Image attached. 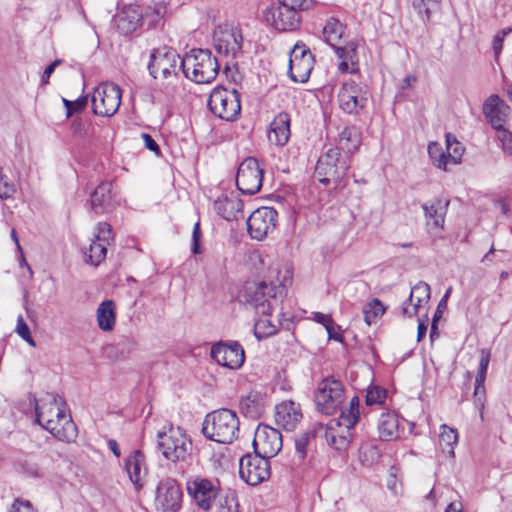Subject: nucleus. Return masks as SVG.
Masks as SVG:
<instances>
[{
	"instance_id": "nucleus-1",
	"label": "nucleus",
	"mask_w": 512,
	"mask_h": 512,
	"mask_svg": "<svg viewBox=\"0 0 512 512\" xmlns=\"http://www.w3.org/2000/svg\"><path fill=\"white\" fill-rule=\"evenodd\" d=\"M63 405L64 402L58 395L47 393L36 401L35 422L58 440L70 443L77 437V428L71 417L65 413Z\"/></svg>"
},
{
	"instance_id": "nucleus-2",
	"label": "nucleus",
	"mask_w": 512,
	"mask_h": 512,
	"mask_svg": "<svg viewBox=\"0 0 512 512\" xmlns=\"http://www.w3.org/2000/svg\"><path fill=\"white\" fill-rule=\"evenodd\" d=\"M283 287L266 281L246 282L239 298L255 311L256 315H269L279 305Z\"/></svg>"
},
{
	"instance_id": "nucleus-3",
	"label": "nucleus",
	"mask_w": 512,
	"mask_h": 512,
	"mask_svg": "<svg viewBox=\"0 0 512 512\" xmlns=\"http://www.w3.org/2000/svg\"><path fill=\"white\" fill-rule=\"evenodd\" d=\"M203 435L212 441L230 444L239 433V418L230 409H218L208 413L202 423Z\"/></svg>"
},
{
	"instance_id": "nucleus-4",
	"label": "nucleus",
	"mask_w": 512,
	"mask_h": 512,
	"mask_svg": "<svg viewBox=\"0 0 512 512\" xmlns=\"http://www.w3.org/2000/svg\"><path fill=\"white\" fill-rule=\"evenodd\" d=\"M219 62L208 49H193L180 61L186 78L198 84L210 83L219 71Z\"/></svg>"
},
{
	"instance_id": "nucleus-5",
	"label": "nucleus",
	"mask_w": 512,
	"mask_h": 512,
	"mask_svg": "<svg viewBox=\"0 0 512 512\" xmlns=\"http://www.w3.org/2000/svg\"><path fill=\"white\" fill-rule=\"evenodd\" d=\"M350 168V159L338 149H329L323 154L316 165L315 173L323 184H338L346 176Z\"/></svg>"
},
{
	"instance_id": "nucleus-6",
	"label": "nucleus",
	"mask_w": 512,
	"mask_h": 512,
	"mask_svg": "<svg viewBox=\"0 0 512 512\" xmlns=\"http://www.w3.org/2000/svg\"><path fill=\"white\" fill-rule=\"evenodd\" d=\"M208 106L215 116L234 121L241 112L240 95L236 89L216 87L210 93Z\"/></svg>"
},
{
	"instance_id": "nucleus-7",
	"label": "nucleus",
	"mask_w": 512,
	"mask_h": 512,
	"mask_svg": "<svg viewBox=\"0 0 512 512\" xmlns=\"http://www.w3.org/2000/svg\"><path fill=\"white\" fill-rule=\"evenodd\" d=\"M345 399V391L342 382L334 377L324 378L315 392V404L317 409L326 415L334 414Z\"/></svg>"
},
{
	"instance_id": "nucleus-8",
	"label": "nucleus",
	"mask_w": 512,
	"mask_h": 512,
	"mask_svg": "<svg viewBox=\"0 0 512 512\" xmlns=\"http://www.w3.org/2000/svg\"><path fill=\"white\" fill-rule=\"evenodd\" d=\"M158 448L172 462L185 461L192 450V442L179 428L158 433Z\"/></svg>"
},
{
	"instance_id": "nucleus-9",
	"label": "nucleus",
	"mask_w": 512,
	"mask_h": 512,
	"mask_svg": "<svg viewBox=\"0 0 512 512\" xmlns=\"http://www.w3.org/2000/svg\"><path fill=\"white\" fill-rule=\"evenodd\" d=\"M182 59L176 51L167 46L153 49L148 62L149 74L154 79H169L177 76Z\"/></svg>"
},
{
	"instance_id": "nucleus-10",
	"label": "nucleus",
	"mask_w": 512,
	"mask_h": 512,
	"mask_svg": "<svg viewBox=\"0 0 512 512\" xmlns=\"http://www.w3.org/2000/svg\"><path fill=\"white\" fill-rule=\"evenodd\" d=\"M121 89L114 83H101L93 91L91 102L94 114L101 117H111L121 104Z\"/></svg>"
},
{
	"instance_id": "nucleus-11",
	"label": "nucleus",
	"mask_w": 512,
	"mask_h": 512,
	"mask_svg": "<svg viewBox=\"0 0 512 512\" xmlns=\"http://www.w3.org/2000/svg\"><path fill=\"white\" fill-rule=\"evenodd\" d=\"M369 96L367 85L348 80L338 92L339 107L347 114H359L366 107Z\"/></svg>"
},
{
	"instance_id": "nucleus-12",
	"label": "nucleus",
	"mask_w": 512,
	"mask_h": 512,
	"mask_svg": "<svg viewBox=\"0 0 512 512\" xmlns=\"http://www.w3.org/2000/svg\"><path fill=\"white\" fill-rule=\"evenodd\" d=\"M263 169L254 157L244 159L237 171L236 185L244 194L253 195L262 187Z\"/></svg>"
},
{
	"instance_id": "nucleus-13",
	"label": "nucleus",
	"mask_w": 512,
	"mask_h": 512,
	"mask_svg": "<svg viewBox=\"0 0 512 512\" xmlns=\"http://www.w3.org/2000/svg\"><path fill=\"white\" fill-rule=\"evenodd\" d=\"M310 432V437L325 440L336 450L346 449L351 441L352 433L338 420H331L328 424L316 423Z\"/></svg>"
},
{
	"instance_id": "nucleus-14",
	"label": "nucleus",
	"mask_w": 512,
	"mask_h": 512,
	"mask_svg": "<svg viewBox=\"0 0 512 512\" xmlns=\"http://www.w3.org/2000/svg\"><path fill=\"white\" fill-rule=\"evenodd\" d=\"M239 475L249 485H257L270 477L267 457L255 453L246 454L239 461Z\"/></svg>"
},
{
	"instance_id": "nucleus-15",
	"label": "nucleus",
	"mask_w": 512,
	"mask_h": 512,
	"mask_svg": "<svg viewBox=\"0 0 512 512\" xmlns=\"http://www.w3.org/2000/svg\"><path fill=\"white\" fill-rule=\"evenodd\" d=\"M242 41L241 30L229 24L219 25L213 34L216 51L226 57L235 58L241 51Z\"/></svg>"
},
{
	"instance_id": "nucleus-16",
	"label": "nucleus",
	"mask_w": 512,
	"mask_h": 512,
	"mask_svg": "<svg viewBox=\"0 0 512 512\" xmlns=\"http://www.w3.org/2000/svg\"><path fill=\"white\" fill-rule=\"evenodd\" d=\"M314 58L304 44H295L290 52L289 76L294 82L305 83L313 69Z\"/></svg>"
},
{
	"instance_id": "nucleus-17",
	"label": "nucleus",
	"mask_w": 512,
	"mask_h": 512,
	"mask_svg": "<svg viewBox=\"0 0 512 512\" xmlns=\"http://www.w3.org/2000/svg\"><path fill=\"white\" fill-rule=\"evenodd\" d=\"M282 445V435L277 429L265 424L257 426L253 439L255 453L271 458L278 454Z\"/></svg>"
},
{
	"instance_id": "nucleus-18",
	"label": "nucleus",
	"mask_w": 512,
	"mask_h": 512,
	"mask_svg": "<svg viewBox=\"0 0 512 512\" xmlns=\"http://www.w3.org/2000/svg\"><path fill=\"white\" fill-rule=\"evenodd\" d=\"M278 213L272 207H260L253 211L247 220L250 236L256 240L264 239L276 227Z\"/></svg>"
},
{
	"instance_id": "nucleus-19",
	"label": "nucleus",
	"mask_w": 512,
	"mask_h": 512,
	"mask_svg": "<svg viewBox=\"0 0 512 512\" xmlns=\"http://www.w3.org/2000/svg\"><path fill=\"white\" fill-rule=\"evenodd\" d=\"M210 356L219 365L229 369L240 368L245 360L244 349L236 341L214 344L211 348Z\"/></svg>"
},
{
	"instance_id": "nucleus-20",
	"label": "nucleus",
	"mask_w": 512,
	"mask_h": 512,
	"mask_svg": "<svg viewBox=\"0 0 512 512\" xmlns=\"http://www.w3.org/2000/svg\"><path fill=\"white\" fill-rule=\"evenodd\" d=\"M186 487L188 494L193 498L196 505L205 511L211 508L218 495L216 486L206 478H191L187 481Z\"/></svg>"
},
{
	"instance_id": "nucleus-21",
	"label": "nucleus",
	"mask_w": 512,
	"mask_h": 512,
	"mask_svg": "<svg viewBox=\"0 0 512 512\" xmlns=\"http://www.w3.org/2000/svg\"><path fill=\"white\" fill-rule=\"evenodd\" d=\"M182 491L175 479L166 478L159 482L156 492V504L165 512H176L180 509Z\"/></svg>"
},
{
	"instance_id": "nucleus-22",
	"label": "nucleus",
	"mask_w": 512,
	"mask_h": 512,
	"mask_svg": "<svg viewBox=\"0 0 512 512\" xmlns=\"http://www.w3.org/2000/svg\"><path fill=\"white\" fill-rule=\"evenodd\" d=\"M124 468L136 491H140L148 474L146 457L141 450H134L125 459Z\"/></svg>"
},
{
	"instance_id": "nucleus-23",
	"label": "nucleus",
	"mask_w": 512,
	"mask_h": 512,
	"mask_svg": "<svg viewBox=\"0 0 512 512\" xmlns=\"http://www.w3.org/2000/svg\"><path fill=\"white\" fill-rule=\"evenodd\" d=\"M267 19L278 31L293 30L299 23L298 11L280 3L268 10Z\"/></svg>"
},
{
	"instance_id": "nucleus-24",
	"label": "nucleus",
	"mask_w": 512,
	"mask_h": 512,
	"mask_svg": "<svg viewBox=\"0 0 512 512\" xmlns=\"http://www.w3.org/2000/svg\"><path fill=\"white\" fill-rule=\"evenodd\" d=\"M430 294V286L425 282H418L411 289L409 298L402 304V315L408 318L415 316L419 309L429 302Z\"/></svg>"
},
{
	"instance_id": "nucleus-25",
	"label": "nucleus",
	"mask_w": 512,
	"mask_h": 512,
	"mask_svg": "<svg viewBox=\"0 0 512 512\" xmlns=\"http://www.w3.org/2000/svg\"><path fill=\"white\" fill-rule=\"evenodd\" d=\"M483 111L488 122L497 129L504 126L510 108L498 95H492L485 101Z\"/></svg>"
},
{
	"instance_id": "nucleus-26",
	"label": "nucleus",
	"mask_w": 512,
	"mask_h": 512,
	"mask_svg": "<svg viewBox=\"0 0 512 512\" xmlns=\"http://www.w3.org/2000/svg\"><path fill=\"white\" fill-rule=\"evenodd\" d=\"M301 419L302 412L299 404L291 400L283 401L275 407V422L285 430L295 429Z\"/></svg>"
},
{
	"instance_id": "nucleus-27",
	"label": "nucleus",
	"mask_w": 512,
	"mask_h": 512,
	"mask_svg": "<svg viewBox=\"0 0 512 512\" xmlns=\"http://www.w3.org/2000/svg\"><path fill=\"white\" fill-rule=\"evenodd\" d=\"M290 137V116L286 112H280L270 123L268 140L276 146H284Z\"/></svg>"
},
{
	"instance_id": "nucleus-28",
	"label": "nucleus",
	"mask_w": 512,
	"mask_h": 512,
	"mask_svg": "<svg viewBox=\"0 0 512 512\" xmlns=\"http://www.w3.org/2000/svg\"><path fill=\"white\" fill-rule=\"evenodd\" d=\"M241 412L250 418L256 419L263 415L266 407V395L260 391L251 390L240 399Z\"/></svg>"
},
{
	"instance_id": "nucleus-29",
	"label": "nucleus",
	"mask_w": 512,
	"mask_h": 512,
	"mask_svg": "<svg viewBox=\"0 0 512 512\" xmlns=\"http://www.w3.org/2000/svg\"><path fill=\"white\" fill-rule=\"evenodd\" d=\"M333 49L341 60L338 65L339 71L351 74L358 72L357 45L354 42L343 43Z\"/></svg>"
},
{
	"instance_id": "nucleus-30",
	"label": "nucleus",
	"mask_w": 512,
	"mask_h": 512,
	"mask_svg": "<svg viewBox=\"0 0 512 512\" xmlns=\"http://www.w3.org/2000/svg\"><path fill=\"white\" fill-rule=\"evenodd\" d=\"M144 18V13L138 5H129L117 16V28L124 34H130L137 29Z\"/></svg>"
},
{
	"instance_id": "nucleus-31",
	"label": "nucleus",
	"mask_w": 512,
	"mask_h": 512,
	"mask_svg": "<svg viewBox=\"0 0 512 512\" xmlns=\"http://www.w3.org/2000/svg\"><path fill=\"white\" fill-rule=\"evenodd\" d=\"M377 430L382 441H391L399 436V417L395 412L382 411L378 421Z\"/></svg>"
},
{
	"instance_id": "nucleus-32",
	"label": "nucleus",
	"mask_w": 512,
	"mask_h": 512,
	"mask_svg": "<svg viewBox=\"0 0 512 512\" xmlns=\"http://www.w3.org/2000/svg\"><path fill=\"white\" fill-rule=\"evenodd\" d=\"M361 145V133L355 126L345 127L339 134L337 146L334 149H338L344 155L350 159V155L353 154L358 147Z\"/></svg>"
},
{
	"instance_id": "nucleus-33",
	"label": "nucleus",
	"mask_w": 512,
	"mask_h": 512,
	"mask_svg": "<svg viewBox=\"0 0 512 512\" xmlns=\"http://www.w3.org/2000/svg\"><path fill=\"white\" fill-rule=\"evenodd\" d=\"M214 207L224 219L230 221L238 218L239 214H242L243 202L237 196H224L218 198Z\"/></svg>"
},
{
	"instance_id": "nucleus-34",
	"label": "nucleus",
	"mask_w": 512,
	"mask_h": 512,
	"mask_svg": "<svg viewBox=\"0 0 512 512\" xmlns=\"http://www.w3.org/2000/svg\"><path fill=\"white\" fill-rule=\"evenodd\" d=\"M448 205V201L443 203L440 199H434L430 203H425L422 205L426 218L432 220V223L428 222L430 229L443 228Z\"/></svg>"
},
{
	"instance_id": "nucleus-35",
	"label": "nucleus",
	"mask_w": 512,
	"mask_h": 512,
	"mask_svg": "<svg viewBox=\"0 0 512 512\" xmlns=\"http://www.w3.org/2000/svg\"><path fill=\"white\" fill-rule=\"evenodd\" d=\"M111 188V182H102L91 194L90 204L95 214H102L110 207Z\"/></svg>"
},
{
	"instance_id": "nucleus-36",
	"label": "nucleus",
	"mask_w": 512,
	"mask_h": 512,
	"mask_svg": "<svg viewBox=\"0 0 512 512\" xmlns=\"http://www.w3.org/2000/svg\"><path fill=\"white\" fill-rule=\"evenodd\" d=\"M98 326L103 331H111L116 320L115 304L112 300L103 301L97 308Z\"/></svg>"
},
{
	"instance_id": "nucleus-37",
	"label": "nucleus",
	"mask_w": 512,
	"mask_h": 512,
	"mask_svg": "<svg viewBox=\"0 0 512 512\" xmlns=\"http://www.w3.org/2000/svg\"><path fill=\"white\" fill-rule=\"evenodd\" d=\"M345 27L335 18H330L323 27V37L328 45L332 48L345 43L344 37Z\"/></svg>"
},
{
	"instance_id": "nucleus-38",
	"label": "nucleus",
	"mask_w": 512,
	"mask_h": 512,
	"mask_svg": "<svg viewBox=\"0 0 512 512\" xmlns=\"http://www.w3.org/2000/svg\"><path fill=\"white\" fill-rule=\"evenodd\" d=\"M278 332V322L272 319L271 313L267 316L256 315L254 335L258 340L275 335Z\"/></svg>"
},
{
	"instance_id": "nucleus-39",
	"label": "nucleus",
	"mask_w": 512,
	"mask_h": 512,
	"mask_svg": "<svg viewBox=\"0 0 512 512\" xmlns=\"http://www.w3.org/2000/svg\"><path fill=\"white\" fill-rule=\"evenodd\" d=\"M458 443V434L455 429L447 425L441 426L439 435V447L441 451L449 458H454V447Z\"/></svg>"
},
{
	"instance_id": "nucleus-40",
	"label": "nucleus",
	"mask_w": 512,
	"mask_h": 512,
	"mask_svg": "<svg viewBox=\"0 0 512 512\" xmlns=\"http://www.w3.org/2000/svg\"><path fill=\"white\" fill-rule=\"evenodd\" d=\"M381 452L378 446L372 442L363 443L358 450V460L364 467H372L379 462Z\"/></svg>"
},
{
	"instance_id": "nucleus-41",
	"label": "nucleus",
	"mask_w": 512,
	"mask_h": 512,
	"mask_svg": "<svg viewBox=\"0 0 512 512\" xmlns=\"http://www.w3.org/2000/svg\"><path fill=\"white\" fill-rule=\"evenodd\" d=\"M359 417V398L354 396L349 402V407L341 412L339 423L344 425V428L351 432L358 422Z\"/></svg>"
},
{
	"instance_id": "nucleus-42",
	"label": "nucleus",
	"mask_w": 512,
	"mask_h": 512,
	"mask_svg": "<svg viewBox=\"0 0 512 512\" xmlns=\"http://www.w3.org/2000/svg\"><path fill=\"white\" fill-rule=\"evenodd\" d=\"M428 154L432 163L441 170L447 171V165L451 164L448 159L447 150H444L441 144L437 142H431L428 145Z\"/></svg>"
},
{
	"instance_id": "nucleus-43",
	"label": "nucleus",
	"mask_w": 512,
	"mask_h": 512,
	"mask_svg": "<svg viewBox=\"0 0 512 512\" xmlns=\"http://www.w3.org/2000/svg\"><path fill=\"white\" fill-rule=\"evenodd\" d=\"M107 245L93 240L88 250L84 251L85 261L94 266L99 265L106 257Z\"/></svg>"
},
{
	"instance_id": "nucleus-44",
	"label": "nucleus",
	"mask_w": 512,
	"mask_h": 512,
	"mask_svg": "<svg viewBox=\"0 0 512 512\" xmlns=\"http://www.w3.org/2000/svg\"><path fill=\"white\" fill-rule=\"evenodd\" d=\"M446 143V150L448 153V159L450 160V163L454 165L459 164L461 162V158L464 152V147L451 134H447Z\"/></svg>"
},
{
	"instance_id": "nucleus-45",
	"label": "nucleus",
	"mask_w": 512,
	"mask_h": 512,
	"mask_svg": "<svg viewBox=\"0 0 512 512\" xmlns=\"http://www.w3.org/2000/svg\"><path fill=\"white\" fill-rule=\"evenodd\" d=\"M441 0H414L413 7L427 21L430 20L432 14L440 9Z\"/></svg>"
},
{
	"instance_id": "nucleus-46",
	"label": "nucleus",
	"mask_w": 512,
	"mask_h": 512,
	"mask_svg": "<svg viewBox=\"0 0 512 512\" xmlns=\"http://www.w3.org/2000/svg\"><path fill=\"white\" fill-rule=\"evenodd\" d=\"M166 11L167 7L164 2H156L146 8L144 19H148L150 24H155L165 15Z\"/></svg>"
},
{
	"instance_id": "nucleus-47",
	"label": "nucleus",
	"mask_w": 512,
	"mask_h": 512,
	"mask_svg": "<svg viewBox=\"0 0 512 512\" xmlns=\"http://www.w3.org/2000/svg\"><path fill=\"white\" fill-rule=\"evenodd\" d=\"M384 312L385 309L381 301L378 299H373L364 309L366 323L370 325L378 316H381Z\"/></svg>"
},
{
	"instance_id": "nucleus-48",
	"label": "nucleus",
	"mask_w": 512,
	"mask_h": 512,
	"mask_svg": "<svg viewBox=\"0 0 512 512\" xmlns=\"http://www.w3.org/2000/svg\"><path fill=\"white\" fill-rule=\"evenodd\" d=\"M97 233H96V241L104 243L105 245H109L110 242L113 240V232L112 227L107 222H100L97 225Z\"/></svg>"
},
{
	"instance_id": "nucleus-49",
	"label": "nucleus",
	"mask_w": 512,
	"mask_h": 512,
	"mask_svg": "<svg viewBox=\"0 0 512 512\" xmlns=\"http://www.w3.org/2000/svg\"><path fill=\"white\" fill-rule=\"evenodd\" d=\"M497 139L501 143L503 152L506 155H512V132L505 129L504 126L497 128Z\"/></svg>"
},
{
	"instance_id": "nucleus-50",
	"label": "nucleus",
	"mask_w": 512,
	"mask_h": 512,
	"mask_svg": "<svg viewBox=\"0 0 512 512\" xmlns=\"http://www.w3.org/2000/svg\"><path fill=\"white\" fill-rule=\"evenodd\" d=\"M238 507L236 496L232 493L219 498V512H238Z\"/></svg>"
},
{
	"instance_id": "nucleus-51",
	"label": "nucleus",
	"mask_w": 512,
	"mask_h": 512,
	"mask_svg": "<svg viewBox=\"0 0 512 512\" xmlns=\"http://www.w3.org/2000/svg\"><path fill=\"white\" fill-rule=\"evenodd\" d=\"M309 439L310 432L302 433L295 439V454L299 461H303L306 457Z\"/></svg>"
},
{
	"instance_id": "nucleus-52",
	"label": "nucleus",
	"mask_w": 512,
	"mask_h": 512,
	"mask_svg": "<svg viewBox=\"0 0 512 512\" xmlns=\"http://www.w3.org/2000/svg\"><path fill=\"white\" fill-rule=\"evenodd\" d=\"M15 332L28 344H30L31 346H35V341L31 336L30 329L22 315H19L17 318Z\"/></svg>"
},
{
	"instance_id": "nucleus-53",
	"label": "nucleus",
	"mask_w": 512,
	"mask_h": 512,
	"mask_svg": "<svg viewBox=\"0 0 512 512\" xmlns=\"http://www.w3.org/2000/svg\"><path fill=\"white\" fill-rule=\"evenodd\" d=\"M386 398V391L377 386L368 389L366 394L367 405L381 404Z\"/></svg>"
},
{
	"instance_id": "nucleus-54",
	"label": "nucleus",
	"mask_w": 512,
	"mask_h": 512,
	"mask_svg": "<svg viewBox=\"0 0 512 512\" xmlns=\"http://www.w3.org/2000/svg\"><path fill=\"white\" fill-rule=\"evenodd\" d=\"M489 362H490V353H489V351L482 350L481 351L480 361H479V369H478V373H477V376H476V379H475L476 382L484 383L485 378H486V374H487V369H488Z\"/></svg>"
},
{
	"instance_id": "nucleus-55",
	"label": "nucleus",
	"mask_w": 512,
	"mask_h": 512,
	"mask_svg": "<svg viewBox=\"0 0 512 512\" xmlns=\"http://www.w3.org/2000/svg\"><path fill=\"white\" fill-rule=\"evenodd\" d=\"M15 192V185L8 180L7 176H0V199L12 198Z\"/></svg>"
},
{
	"instance_id": "nucleus-56",
	"label": "nucleus",
	"mask_w": 512,
	"mask_h": 512,
	"mask_svg": "<svg viewBox=\"0 0 512 512\" xmlns=\"http://www.w3.org/2000/svg\"><path fill=\"white\" fill-rule=\"evenodd\" d=\"M9 512H35L28 501L16 499L10 507Z\"/></svg>"
},
{
	"instance_id": "nucleus-57",
	"label": "nucleus",
	"mask_w": 512,
	"mask_h": 512,
	"mask_svg": "<svg viewBox=\"0 0 512 512\" xmlns=\"http://www.w3.org/2000/svg\"><path fill=\"white\" fill-rule=\"evenodd\" d=\"M200 236H201L200 224H199V222H197V223H195L194 228H193V232H192L191 251L194 254L201 253V249H200V246H199Z\"/></svg>"
},
{
	"instance_id": "nucleus-58",
	"label": "nucleus",
	"mask_w": 512,
	"mask_h": 512,
	"mask_svg": "<svg viewBox=\"0 0 512 512\" xmlns=\"http://www.w3.org/2000/svg\"><path fill=\"white\" fill-rule=\"evenodd\" d=\"M141 138L143 139L145 147L154 152L156 155L160 154V148L159 145L156 143V141L152 138L151 135L147 133H142Z\"/></svg>"
},
{
	"instance_id": "nucleus-59",
	"label": "nucleus",
	"mask_w": 512,
	"mask_h": 512,
	"mask_svg": "<svg viewBox=\"0 0 512 512\" xmlns=\"http://www.w3.org/2000/svg\"><path fill=\"white\" fill-rule=\"evenodd\" d=\"M484 395H485L484 383H478L475 381L474 398H475L476 404L480 408H483V406H484V403H483Z\"/></svg>"
},
{
	"instance_id": "nucleus-60",
	"label": "nucleus",
	"mask_w": 512,
	"mask_h": 512,
	"mask_svg": "<svg viewBox=\"0 0 512 512\" xmlns=\"http://www.w3.org/2000/svg\"><path fill=\"white\" fill-rule=\"evenodd\" d=\"M11 238L15 242L17 250L21 253L22 261H21L20 265L21 266H26L28 271H29L30 276H32L33 275L32 268L30 267V265H28L26 263V261H25V259L23 257V251H22L21 245L19 243V239H18V236H17V233H16L15 229H12V231H11Z\"/></svg>"
},
{
	"instance_id": "nucleus-61",
	"label": "nucleus",
	"mask_w": 512,
	"mask_h": 512,
	"mask_svg": "<svg viewBox=\"0 0 512 512\" xmlns=\"http://www.w3.org/2000/svg\"><path fill=\"white\" fill-rule=\"evenodd\" d=\"M61 63V60H55L50 65H48L42 75V83L47 84L49 82V78L51 74L54 72L55 68Z\"/></svg>"
},
{
	"instance_id": "nucleus-62",
	"label": "nucleus",
	"mask_w": 512,
	"mask_h": 512,
	"mask_svg": "<svg viewBox=\"0 0 512 512\" xmlns=\"http://www.w3.org/2000/svg\"><path fill=\"white\" fill-rule=\"evenodd\" d=\"M279 3L298 11L304 9L306 0H279Z\"/></svg>"
},
{
	"instance_id": "nucleus-63",
	"label": "nucleus",
	"mask_w": 512,
	"mask_h": 512,
	"mask_svg": "<svg viewBox=\"0 0 512 512\" xmlns=\"http://www.w3.org/2000/svg\"><path fill=\"white\" fill-rule=\"evenodd\" d=\"M447 309V304L445 299H441L437 305L436 311L434 313L433 322H437L442 318L445 310Z\"/></svg>"
},
{
	"instance_id": "nucleus-64",
	"label": "nucleus",
	"mask_w": 512,
	"mask_h": 512,
	"mask_svg": "<svg viewBox=\"0 0 512 512\" xmlns=\"http://www.w3.org/2000/svg\"><path fill=\"white\" fill-rule=\"evenodd\" d=\"M87 105V97H79L72 102L73 114L82 111Z\"/></svg>"
}]
</instances>
